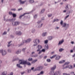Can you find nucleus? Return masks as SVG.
<instances>
[{"label": "nucleus", "mask_w": 75, "mask_h": 75, "mask_svg": "<svg viewBox=\"0 0 75 75\" xmlns=\"http://www.w3.org/2000/svg\"><path fill=\"white\" fill-rule=\"evenodd\" d=\"M7 51H8L9 52H11V51L10 49H8L7 50Z\"/></svg>", "instance_id": "nucleus-56"}, {"label": "nucleus", "mask_w": 75, "mask_h": 75, "mask_svg": "<svg viewBox=\"0 0 75 75\" xmlns=\"http://www.w3.org/2000/svg\"><path fill=\"white\" fill-rule=\"evenodd\" d=\"M63 12L64 13H67V10H64L63 11Z\"/></svg>", "instance_id": "nucleus-54"}, {"label": "nucleus", "mask_w": 75, "mask_h": 75, "mask_svg": "<svg viewBox=\"0 0 75 75\" xmlns=\"http://www.w3.org/2000/svg\"><path fill=\"white\" fill-rule=\"evenodd\" d=\"M56 68H57V66H56V65H54L53 67H52L51 68V71H54V70H55Z\"/></svg>", "instance_id": "nucleus-15"}, {"label": "nucleus", "mask_w": 75, "mask_h": 75, "mask_svg": "<svg viewBox=\"0 0 75 75\" xmlns=\"http://www.w3.org/2000/svg\"><path fill=\"white\" fill-rule=\"evenodd\" d=\"M62 26V27L64 28L65 30H66L69 27V24L66 23H64Z\"/></svg>", "instance_id": "nucleus-3"}, {"label": "nucleus", "mask_w": 75, "mask_h": 75, "mask_svg": "<svg viewBox=\"0 0 75 75\" xmlns=\"http://www.w3.org/2000/svg\"><path fill=\"white\" fill-rule=\"evenodd\" d=\"M11 42H12V41H10L9 42H8V44H11Z\"/></svg>", "instance_id": "nucleus-58"}, {"label": "nucleus", "mask_w": 75, "mask_h": 75, "mask_svg": "<svg viewBox=\"0 0 75 75\" xmlns=\"http://www.w3.org/2000/svg\"><path fill=\"white\" fill-rule=\"evenodd\" d=\"M65 61L64 60H63L59 62V64H63V63H64V62H65Z\"/></svg>", "instance_id": "nucleus-33"}, {"label": "nucleus", "mask_w": 75, "mask_h": 75, "mask_svg": "<svg viewBox=\"0 0 75 75\" xmlns=\"http://www.w3.org/2000/svg\"><path fill=\"white\" fill-rule=\"evenodd\" d=\"M44 71H42L40 72V73L39 74H38V75H44Z\"/></svg>", "instance_id": "nucleus-29"}, {"label": "nucleus", "mask_w": 75, "mask_h": 75, "mask_svg": "<svg viewBox=\"0 0 75 75\" xmlns=\"http://www.w3.org/2000/svg\"><path fill=\"white\" fill-rule=\"evenodd\" d=\"M44 65L45 66H48V64L47 63H45Z\"/></svg>", "instance_id": "nucleus-63"}, {"label": "nucleus", "mask_w": 75, "mask_h": 75, "mask_svg": "<svg viewBox=\"0 0 75 75\" xmlns=\"http://www.w3.org/2000/svg\"><path fill=\"white\" fill-rule=\"evenodd\" d=\"M20 64H17V67H18V68H22L23 67L22 66H20Z\"/></svg>", "instance_id": "nucleus-28"}, {"label": "nucleus", "mask_w": 75, "mask_h": 75, "mask_svg": "<svg viewBox=\"0 0 75 75\" xmlns=\"http://www.w3.org/2000/svg\"><path fill=\"white\" fill-rule=\"evenodd\" d=\"M40 42V40L38 39H35L33 41V43L34 44L33 45V47H35V46H37V45Z\"/></svg>", "instance_id": "nucleus-1"}, {"label": "nucleus", "mask_w": 75, "mask_h": 75, "mask_svg": "<svg viewBox=\"0 0 75 75\" xmlns=\"http://www.w3.org/2000/svg\"><path fill=\"white\" fill-rule=\"evenodd\" d=\"M55 30H58L59 29V27H56L55 28Z\"/></svg>", "instance_id": "nucleus-45"}, {"label": "nucleus", "mask_w": 75, "mask_h": 75, "mask_svg": "<svg viewBox=\"0 0 75 75\" xmlns=\"http://www.w3.org/2000/svg\"><path fill=\"white\" fill-rule=\"evenodd\" d=\"M35 32V30L34 29H33L32 30V33H34Z\"/></svg>", "instance_id": "nucleus-40"}, {"label": "nucleus", "mask_w": 75, "mask_h": 75, "mask_svg": "<svg viewBox=\"0 0 75 75\" xmlns=\"http://www.w3.org/2000/svg\"><path fill=\"white\" fill-rule=\"evenodd\" d=\"M25 50H26V48H23L22 49V51L23 52H25Z\"/></svg>", "instance_id": "nucleus-38"}, {"label": "nucleus", "mask_w": 75, "mask_h": 75, "mask_svg": "<svg viewBox=\"0 0 75 75\" xmlns=\"http://www.w3.org/2000/svg\"><path fill=\"white\" fill-rule=\"evenodd\" d=\"M54 38L52 36H49L47 37V39L49 41H51L52 39Z\"/></svg>", "instance_id": "nucleus-17"}, {"label": "nucleus", "mask_w": 75, "mask_h": 75, "mask_svg": "<svg viewBox=\"0 0 75 75\" xmlns=\"http://www.w3.org/2000/svg\"><path fill=\"white\" fill-rule=\"evenodd\" d=\"M44 11H45V9H43L40 11V13L42 14V13H44Z\"/></svg>", "instance_id": "nucleus-31"}, {"label": "nucleus", "mask_w": 75, "mask_h": 75, "mask_svg": "<svg viewBox=\"0 0 75 75\" xmlns=\"http://www.w3.org/2000/svg\"><path fill=\"white\" fill-rule=\"evenodd\" d=\"M37 48L38 49V50H37V52L38 53L39 52L40 50L42 48V46L41 45H38V46L37 47Z\"/></svg>", "instance_id": "nucleus-11"}, {"label": "nucleus", "mask_w": 75, "mask_h": 75, "mask_svg": "<svg viewBox=\"0 0 75 75\" xmlns=\"http://www.w3.org/2000/svg\"><path fill=\"white\" fill-rule=\"evenodd\" d=\"M65 8L66 9L67 11L69 10V9H71V8H72V6L71 5L69 4H67L66 5Z\"/></svg>", "instance_id": "nucleus-7"}, {"label": "nucleus", "mask_w": 75, "mask_h": 75, "mask_svg": "<svg viewBox=\"0 0 75 75\" xmlns=\"http://www.w3.org/2000/svg\"><path fill=\"white\" fill-rule=\"evenodd\" d=\"M70 52H71V53H73V52H74V50H70Z\"/></svg>", "instance_id": "nucleus-53"}, {"label": "nucleus", "mask_w": 75, "mask_h": 75, "mask_svg": "<svg viewBox=\"0 0 75 75\" xmlns=\"http://www.w3.org/2000/svg\"><path fill=\"white\" fill-rule=\"evenodd\" d=\"M74 67H72V65H70L69 67V69H74Z\"/></svg>", "instance_id": "nucleus-42"}, {"label": "nucleus", "mask_w": 75, "mask_h": 75, "mask_svg": "<svg viewBox=\"0 0 75 75\" xmlns=\"http://www.w3.org/2000/svg\"><path fill=\"white\" fill-rule=\"evenodd\" d=\"M41 67H38L35 69V71H40V69H41Z\"/></svg>", "instance_id": "nucleus-27"}, {"label": "nucleus", "mask_w": 75, "mask_h": 75, "mask_svg": "<svg viewBox=\"0 0 75 75\" xmlns=\"http://www.w3.org/2000/svg\"><path fill=\"white\" fill-rule=\"evenodd\" d=\"M29 14V13H24V14H23L22 15H21L20 16H19V18H20V19L21 18H22V17H23V16H25V14Z\"/></svg>", "instance_id": "nucleus-21"}, {"label": "nucleus", "mask_w": 75, "mask_h": 75, "mask_svg": "<svg viewBox=\"0 0 75 75\" xmlns=\"http://www.w3.org/2000/svg\"><path fill=\"white\" fill-rule=\"evenodd\" d=\"M42 25H43V23L40 24L38 25V28H41V27H42Z\"/></svg>", "instance_id": "nucleus-32"}, {"label": "nucleus", "mask_w": 75, "mask_h": 75, "mask_svg": "<svg viewBox=\"0 0 75 75\" xmlns=\"http://www.w3.org/2000/svg\"><path fill=\"white\" fill-rule=\"evenodd\" d=\"M29 3L30 4H33L35 3V1L34 0H29Z\"/></svg>", "instance_id": "nucleus-20"}, {"label": "nucleus", "mask_w": 75, "mask_h": 75, "mask_svg": "<svg viewBox=\"0 0 75 75\" xmlns=\"http://www.w3.org/2000/svg\"><path fill=\"white\" fill-rule=\"evenodd\" d=\"M31 41V38H28L25 40V42L26 43H29Z\"/></svg>", "instance_id": "nucleus-16"}, {"label": "nucleus", "mask_w": 75, "mask_h": 75, "mask_svg": "<svg viewBox=\"0 0 75 75\" xmlns=\"http://www.w3.org/2000/svg\"><path fill=\"white\" fill-rule=\"evenodd\" d=\"M7 74V71H3L2 73V75H6Z\"/></svg>", "instance_id": "nucleus-25"}, {"label": "nucleus", "mask_w": 75, "mask_h": 75, "mask_svg": "<svg viewBox=\"0 0 75 75\" xmlns=\"http://www.w3.org/2000/svg\"><path fill=\"white\" fill-rule=\"evenodd\" d=\"M0 53L1 54L2 56H5L7 54V52L5 50L1 49L0 50Z\"/></svg>", "instance_id": "nucleus-2"}, {"label": "nucleus", "mask_w": 75, "mask_h": 75, "mask_svg": "<svg viewBox=\"0 0 75 75\" xmlns=\"http://www.w3.org/2000/svg\"><path fill=\"white\" fill-rule=\"evenodd\" d=\"M19 2L20 4H25V3L27 1L26 0L24 1H22V0H19Z\"/></svg>", "instance_id": "nucleus-13"}, {"label": "nucleus", "mask_w": 75, "mask_h": 75, "mask_svg": "<svg viewBox=\"0 0 75 75\" xmlns=\"http://www.w3.org/2000/svg\"><path fill=\"white\" fill-rule=\"evenodd\" d=\"M69 15L66 16L64 18V20H67V18H68V17H69Z\"/></svg>", "instance_id": "nucleus-37"}, {"label": "nucleus", "mask_w": 75, "mask_h": 75, "mask_svg": "<svg viewBox=\"0 0 75 75\" xmlns=\"http://www.w3.org/2000/svg\"><path fill=\"white\" fill-rule=\"evenodd\" d=\"M37 14H35L34 16V18H37Z\"/></svg>", "instance_id": "nucleus-51"}, {"label": "nucleus", "mask_w": 75, "mask_h": 75, "mask_svg": "<svg viewBox=\"0 0 75 75\" xmlns=\"http://www.w3.org/2000/svg\"><path fill=\"white\" fill-rule=\"evenodd\" d=\"M4 0H1V3H4Z\"/></svg>", "instance_id": "nucleus-62"}, {"label": "nucleus", "mask_w": 75, "mask_h": 75, "mask_svg": "<svg viewBox=\"0 0 75 75\" xmlns=\"http://www.w3.org/2000/svg\"><path fill=\"white\" fill-rule=\"evenodd\" d=\"M6 21L7 22H8L9 21H10V19H6Z\"/></svg>", "instance_id": "nucleus-55"}, {"label": "nucleus", "mask_w": 75, "mask_h": 75, "mask_svg": "<svg viewBox=\"0 0 75 75\" xmlns=\"http://www.w3.org/2000/svg\"><path fill=\"white\" fill-rule=\"evenodd\" d=\"M10 21H12L13 20V19H9Z\"/></svg>", "instance_id": "nucleus-60"}, {"label": "nucleus", "mask_w": 75, "mask_h": 75, "mask_svg": "<svg viewBox=\"0 0 75 75\" xmlns=\"http://www.w3.org/2000/svg\"><path fill=\"white\" fill-rule=\"evenodd\" d=\"M26 64H27L28 65H29V66L31 65V64L30 62H27L26 63Z\"/></svg>", "instance_id": "nucleus-41"}, {"label": "nucleus", "mask_w": 75, "mask_h": 75, "mask_svg": "<svg viewBox=\"0 0 75 75\" xmlns=\"http://www.w3.org/2000/svg\"><path fill=\"white\" fill-rule=\"evenodd\" d=\"M48 17H51L52 16V14H49L48 15Z\"/></svg>", "instance_id": "nucleus-44"}, {"label": "nucleus", "mask_w": 75, "mask_h": 75, "mask_svg": "<svg viewBox=\"0 0 75 75\" xmlns=\"http://www.w3.org/2000/svg\"><path fill=\"white\" fill-rule=\"evenodd\" d=\"M59 3V1H54V4H57V3Z\"/></svg>", "instance_id": "nucleus-49"}, {"label": "nucleus", "mask_w": 75, "mask_h": 75, "mask_svg": "<svg viewBox=\"0 0 75 75\" xmlns=\"http://www.w3.org/2000/svg\"><path fill=\"white\" fill-rule=\"evenodd\" d=\"M45 52V50L44 49H42L41 50H40L39 52H38V54H41L42 52Z\"/></svg>", "instance_id": "nucleus-18"}, {"label": "nucleus", "mask_w": 75, "mask_h": 75, "mask_svg": "<svg viewBox=\"0 0 75 75\" xmlns=\"http://www.w3.org/2000/svg\"><path fill=\"white\" fill-rule=\"evenodd\" d=\"M28 61H33V58L31 57L29 58L28 59Z\"/></svg>", "instance_id": "nucleus-36"}, {"label": "nucleus", "mask_w": 75, "mask_h": 75, "mask_svg": "<svg viewBox=\"0 0 75 75\" xmlns=\"http://www.w3.org/2000/svg\"><path fill=\"white\" fill-rule=\"evenodd\" d=\"M9 15H11H11H13V13H12V12L11 11L9 12Z\"/></svg>", "instance_id": "nucleus-50"}, {"label": "nucleus", "mask_w": 75, "mask_h": 75, "mask_svg": "<svg viewBox=\"0 0 75 75\" xmlns=\"http://www.w3.org/2000/svg\"><path fill=\"white\" fill-rule=\"evenodd\" d=\"M12 16L13 17H16V16H17V15L16 13H13Z\"/></svg>", "instance_id": "nucleus-39"}, {"label": "nucleus", "mask_w": 75, "mask_h": 75, "mask_svg": "<svg viewBox=\"0 0 75 75\" xmlns=\"http://www.w3.org/2000/svg\"><path fill=\"white\" fill-rule=\"evenodd\" d=\"M69 64V62H66L63 65V69H66L68 68V64Z\"/></svg>", "instance_id": "nucleus-4"}, {"label": "nucleus", "mask_w": 75, "mask_h": 75, "mask_svg": "<svg viewBox=\"0 0 75 75\" xmlns=\"http://www.w3.org/2000/svg\"><path fill=\"white\" fill-rule=\"evenodd\" d=\"M48 40H45L44 42V44H48Z\"/></svg>", "instance_id": "nucleus-35"}, {"label": "nucleus", "mask_w": 75, "mask_h": 75, "mask_svg": "<svg viewBox=\"0 0 75 75\" xmlns=\"http://www.w3.org/2000/svg\"><path fill=\"white\" fill-rule=\"evenodd\" d=\"M73 12V10L72 9H71L69 11H68L67 12V14H70V13H72Z\"/></svg>", "instance_id": "nucleus-26"}, {"label": "nucleus", "mask_w": 75, "mask_h": 75, "mask_svg": "<svg viewBox=\"0 0 75 75\" xmlns=\"http://www.w3.org/2000/svg\"><path fill=\"white\" fill-rule=\"evenodd\" d=\"M7 46L8 47H10L11 46V44H8V45H7Z\"/></svg>", "instance_id": "nucleus-59"}, {"label": "nucleus", "mask_w": 75, "mask_h": 75, "mask_svg": "<svg viewBox=\"0 0 75 75\" xmlns=\"http://www.w3.org/2000/svg\"><path fill=\"white\" fill-rule=\"evenodd\" d=\"M63 75H68V74H67V73H63Z\"/></svg>", "instance_id": "nucleus-64"}, {"label": "nucleus", "mask_w": 75, "mask_h": 75, "mask_svg": "<svg viewBox=\"0 0 75 75\" xmlns=\"http://www.w3.org/2000/svg\"><path fill=\"white\" fill-rule=\"evenodd\" d=\"M20 23L18 21L13 22L12 23V25L13 26H17L20 24Z\"/></svg>", "instance_id": "nucleus-8"}, {"label": "nucleus", "mask_w": 75, "mask_h": 75, "mask_svg": "<svg viewBox=\"0 0 75 75\" xmlns=\"http://www.w3.org/2000/svg\"><path fill=\"white\" fill-rule=\"evenodd\" d=\"M27 61H25L24 59L20 60L19 61V63L20 64H23L25 65L27 64Z\"/></svg>", "instance_id": "nucleus-5"}, {"label": "nucleus", "mask_w": 75, "mask_h": 75, "mask_svg": "<svg viewBox=\"0 0 75 75\" xmlns=\"http://www.w3.org/2000/svg\"><path fill=\"white\" fill-rule=\"evenodd\" d=\"M47 32H43L42 33V36L43 37H46V36H47Z\"/></svg>", "instance_id": "nucleus-19"}, {"label": "nucleus", "mask_w": 75, "mask_h": 75, "mask_svg": "<svg viewBox=\"0 0 75 75\" xmlns=\"http://www.w3.org/2000/svg\"><path fill=\"white\" fill-rule=\"evenodd\" d=\"M6 15H5L4 16V21H6Z\"/></svg>", "instance_id": "nucleus-43"}, {"label": "nucleus", "mask_w": 75, "mask_h": 75, "mask_svg": "<svg viewBox=\"0 0 75 75\" xmlns=\"http://www.w3.org/2000/svg\"><path fill=\"white\" fill-rule=\"evenodd\" d=\"M6 34H7V32H6V31L4 32L2 34V35H6Z\"/></svg>", "instance_id": "nucleus-46"}, {"label": "nucleus", "mask_w": 75, "mask_h": 75, "mask_svg": "<svg viewBox=\"0 0 75 75\" xmlns=\"http://www.w3.org/2000/svg\"><path fill=\"white\" fill-rule=\"evenodd\" d=\"M21 52V49H19L15 52V54H20Z\"/></svg>", "instance_id": "nucleus-14"}, {"label": "nucleus", "mask_w": 75, "mask_h": 75, "mask_svg": "<svg viewBox=\"0 0 75 75\" xmlns=\"http://www.w3.org/2000/svg\"><path fill=\"white\" fill-rule=\"evenodd\" d=\"M16 8H14V9H11V10L12 11H16Z\"/></svg>", "instance_id": "nucleus-57"}, {"label": "nucleus", "mask_w": 75, "mask_h": 75, "mask_svg": "<svg viewBox=\"0 0 75 75\" xmlns=\"http://www.w3.org/2000/svg\"><path fill=\"white\" fill-rule=\"evenodd\" d=\"M45 49V50H48L49 48L48 47V45L47 44H46L45 45V47H44Z\"/></svg>", "instance_id": "nucleus-22"}, {"label": "nucleus", "mask_w": 75, "mask_h": 75, "mask_svg": "<svg viewBox=\"0 0 75 75\" xmlns=\"http://www.w3.org/2000/svg\"><path fill=\"white\" fill-rule=\"evenodd\" d=\"M49 74L50 75H58V71L54 72V71H51L50 72Z\"/></svg>", "instance_id": "nucleus-6"}, {"label": "nucleus", "mask_w": 75, "mask_h": 75, "mask_svg": "<svg viewBox=\"0 0 75 75\" xmlns=\"http://www.w3.org/2000/svg\"><path fill=\"white\" fill-rule=\"evenodd\" d=\"M15 34L17 35H19L20 36L23 34V33L21 31L18 30L15 32Z\"/></svg>", "instance_id": "nucleus-10"}, {"label": "nucleus", "mask_w": 75, "mask_h": 75, "mask_svg": "<svg viewBox=\"0 0 75 75\" xmlns=\"http://www.w3.org/2000/svg\"><path fill=\"white\" fill-rule=\"evenodd\" d=\"M65 49L63 48H60L59 49V52H62L63 51H64Z\"/></svg>", "instance_id": "nucleus-23"}, {"label": "nucleus", "mask_w": 75, "mask_h": 75, "mask_svg": "<svg viewBox=\"0 0 75 75\" xmlns=\"http://www.w3.org/2000/svg\"><path fill=\"white\" fill-rule=\"evenodd\" d=\"M60 23L61 25H62L63 24V21H62V20H61Z\"/></svg>", "instance_id": "nucleus-48"}, {"label": "nucleus", "mask_w": 75, "mask_h": 75, "mask_svg": "<svg viewBox=\"0 0 75 75\" xmlns=\"http://www.w3.org/2000/svg\"><path fill=\"white\" fill-rule=\"evenodd\" d=\"M56 57L55 58L56 60H59L60 58H61V56L57 55Z\"/></svg>", "instance_id": "nucleus-24"}, {"label": "nucleus", "mask_w": 75, "mask_h": 75, "mask_svg": "<svg viewBox=\"0 0 75 75\" xmlns=\"http://www.w3.org/2000/svg\"><path fill=\"white\" fill-rule=\"evenodd\" d=\"M71 44H74V41H72L71 42Z\"/></svg>", "instance_id": "nucleus-61"}, {"label": "nucleus", "mask_w": 75, "mask_h": 75, "mask_svg": "<svg viewBox=\"0 0 75 75\" xmlns=\"http://www.w3.org/2000/svg\"><path fill=\"white\" fill-rule=\"evenodd\" d=\"M57 57V54H55L52 57H50V58L51 59H53V58H55Z\"/></svg>", "instance_id": "nucleus-34"}, {"label": "nucleus", "mask_w": 75, "mask_h": 75, "mask_svg": "<svg viewBox=\"0 0 75 75\" xmlns=\"http://www.w3.org/2000/svg\"><path fill=\"white\" fill-rule=\"evenodd\" d=\"M47 62H51V59H47Z\"/></svg>", "instance_id": "nucleus-47"}, {"label": "nucleus", "mask_w": 75, "mask_h": 75, "mask_svg": "<svg viewBox=\"0 0 75 75\" xmlns=\"http://www.w3.org/2000/svg\"><path fill=\"white\" fill-rule=\"evenodd\" d=\"M31 70L30 69H28V73L31 72Z\"/></svg>", "instance_id": "nucleus-52"}, {"label": "nucleus", "mask_w": 75, "mask_h": 75, "mask_svg": "<svg viewBox=\"0 0 75 75\" xmlns=\"http://www.w3.org/2000/svg\"><path fill=\"white\" fill-rule=\"evenodd\" d=\"M64 39H62V40H60L59 42V43H58V45L59 46V45H61L63 43H64Z\"/></svg>", "instance_id": "nucleus-12"}, {"label": "nucleus", "mask_w": 75, "mask_h": 75, "mask_svg": "<svg viewBox=\"0 0 75 75\" xmlns=\"http://www.w3.org/2000/svg\"><path fill=\"white\" fill-rule=\"evenodd\" d=\"M38 61V60L37 59L34 60L31 62V63L33 64L35 63Z\"/></svg>", "instance_id": "nucleus-30"}, {"label": "nucleus", "mask_w": 75, "mask_h": 75, "mask_svg": "<svg viewBox=\"0 0 75 75\" xmlns=\"http://www.w3.org/2000/svg\"><path fill=\"white\" fill-rule=\"evenodd\" d=\"M34 54H35V52H32L31 54L30 55V57H34L35 58H36V57H38V54H36L34 55Z\"/></svg>", "instance_id": "nucleus-9"}]
</instances>
